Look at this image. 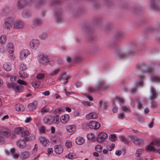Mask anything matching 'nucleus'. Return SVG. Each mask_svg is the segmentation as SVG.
I'll return each mask as SVG.
<instances>
[{
    "mask_svg": "<svg viewBox=\"0 0 160 160\" xmlns=\"http://www.w3.org/2000/svg\"><path fill=\"white\" fill-rule=\"evenodd\" d=\"M108 136L106 133L104 132H101L99 133L97 138V141L101 143L106 139Z\"/></svg>",
    "mask_w": 160,
    "mask_h": 160,
    "instance_id": "nucleus-5",
    "label": "nucleus"
},
{
    "mask_svg": "<svg viewBox=\"0 0 160 160\" xmlns=\"http://www.w3.org/2000/svg\"><path fill=\"white\" fill-rule=\"evenodd\" d=\"M17 82L21 85H27V83L26 82L23 80L18 79L17 81Z\"/></svg>",
    "mask_w": 160,
    "mask_h": 160,
    "instance_id": "nucleus-55",
    "label": "nucleus"
},
{
    "mask_svg": "<svg viewBox=\"0 0 160 160\" xmlns=\"http://www.w3.org/2000/svg\"><path fill=\"white\" fill-rule=\"evenodd\" d=\"M84 139L82 137H77L75 139V142L78 145H81L84 143Z\"/></svg>",
    "mask_w": 160,
    "mask_h": 160,
    "instance_id": "nucleus-26",
    "label": "nucleus"
},
{
    "mask_svg": "<svg viewBox=\"0 0 160 160\" xmlns=\"http://www.w3.org/2000/svg\"><path fill=\"white\" fill-rule=\"evenodd\" d=\"M146 150L147 151H153V152H155L156 151V149L154 147L153 144L149 145L147 146L146 148Z\"/></svg>",
    "mask_w": 160,
    "mask_h": 160,
    "instance_id": "nucleus-27",
    "label": "nucleus"
},
{
    "mask_svg": "<svg viewBox=\"0 0 160 160\" xmlns=\"http://www.w3.org/2000/svg\"><path fill=\"white\" fill-rule=\"evenodd\" d=\"M10 135V133L7 129H0V144L4 143L5 138L8 137Z\"/></svg>",
    "mask_w": 160,
    "mask_h": 160,
    "instance_id": "nucleus-1",
    "label": "nucleus"
},
{
    "mask_svg": "<svg viewBox=\"0 0 160 160\" xmlns=\"http://www.w3.org/2000/svg\"><path fill=\"white\" fill-rule=\"evenodd\" d=\"M143 152V151L142 149H138L136 152L135 156L137 157H139Z\"/></svg>",
    "mask_w": 160,
    "mask_h": 160,
    "instance_id": "nucleus-51",
    "label": "nucleus"
},
{
    "mask_svg": "<svg viewBox=\"0 0 160 160\" xmlns=\"http://www.w3.org/2000/svg\"><path fill=\"white\" fill-rule=\"evenodd\" d=\"M101 1L103 4L108 6H110L111 3L110 0H101Z\"/></svg>",
    "mask_w": 160,
    "mask_h": 160,
    "instance_id": "nucleus-48",
    "label": "nucleus"
},
{
    "mask_svg": "<svg viewBox=\"0 0 160 160\" xmlns=\"http://www.w3.org/2000/svg\"><path fill=\"white\" fill-rule=\"evenodd\" d=\"M103 106H102L103 108V109H106L107 108L108 106V104L106 102H103Z\"/></svg>",
    "mask_w": 160,
    "mask_h": 160,
    "instance_id": "nucleus-60",
    "label": "nucleus"
},
{
    "mask_svg": "<svg viewBox=\"0 0 160 160\" xmlns=\"http://www.w3.org/2000/svg\"><path fill=\"white\" fill-rule=\"evenodd\" d=\"M69 78V77L67 76V74L66 73H63L62 74L60 75L58 77V79L60 80H68Z\"/></svg>",
    "mask_w": 160,
    "mask_h": 160,
    "instance_id": "nucleus-32",
    "label": "nucleus"
},
{
    "mask_svg": "<svg viewBox=\"0 0 160 160\" xmlns=\"http://www.w3.org/2000/svg\"><path fill=\"white\" fill-rule=\"evenodd\" d=\"M6 40V36L5 35H2L0 37V43L1 45L4 44Z\"/></svg>",
    "mask_w": 160,
    "mask_h": 160,
    "instance_id": "nucleus-35",
    "label": "nucleus"
},
{
    "mask_svg": "<svg viewBox=\"0 0 160 160\" xmlns=\"http://www.w3.org/2000/svg\"><path fill=\"white\" fill-rule=\"evenodd\" d=\"M43 21L41 19L35 18L32 21V23L33 26H38L42 25L43 23Z\"/></svg>",
    "mask_w": 160,
    "mask_h": 160,
    "instance_id": "nucleus-10",
    "label": "nucleus"
},
{
    "mask_svg": "<svg viewBox=\"0 0 160 160\" xmlns=\"http://www.w3.org/2000/svg\"><path fill=\"white\" fill-rule=\"evenodd\" d=\"M45 77V75L43 73H39L37 75V78L38 79H41Z\"/></svg>",
    "mask_w": 160,
    "mask_h": 160,
    "instance_id": "nucleus-49",
    "label": "nucleus"
},
{
    "mask_svg": "<svg viewBox=\"0 0 160 160\" xmlns=\"http://www.w3.org/2000/svg\"><path fill=\"white\" fill-rule=\"evenodd\" d=\"M95 121H92L90 122L89 123L86 124V127L87 129L90 128L91 129H94V126L96 123H95Z\"/></svg>",
    "mask_w": 160,
    "mask_h": 160,
    "instance_id": "nucleus-24",
    "label": "nucleus"
},
{
    "mask_svg": "<svg viewBox=\"0 0 160 160\" xmlns=\"http://www.w3.org/2000/svg\"><path fill=\"white\" fill-rule=\"evenodd\" d=\"M32 13L30 10H27L23 11L22 12V15L24 18H28L31 16Z\"/></svg>",
    "mask_w": 160,
    "mask_h": 160,
    "instance_id": "nucleus-15",
    "label": "nucleus"
},
{
    "mask_svg": "<svg viewBox=\"0 0 160 160\" xmlns=\"http://www.w3.org/2000/svg\"><path fill=\"white\" fill-rule=\"evenodd\" d=\"M29 153L28 152H25L22 153L21 156L23 159H26L28 158L29 156Z\"/></svg>",
    "mask_w": 160,
    "mask_h": 160,
    "instance_id": "nucleus-41",
    "label": "nucleus"
},
{
    "mask_svg": "<svg viewBox=\"0 0 160 160\" xmlns=\"http://www.w3.org/2000/svg\"><path fill=\"white\" fill-rule=\"evenodd\" d=\"M51 116L47 115L44 117L43 119V121L44 123L51 124Z\"/></svg>",
    "mask_w": 160,
    "mask_h": 160,
    "instance_id": "nucleus-20",
    "label": "nucleus"
},
{
    "mask_svg": "<svg viewBox=\"0 0 160 160\" xmlns=\"http://www.w3.org/2000/svg\"><path fill=\"white\" fill-rule=\"evenodd\" d=\"M40 142L42 144L43 146H46V144L49 142L48 140L45 137H41L39 138Z\"/></svg>",
    "mask_w": 160,
    "mask_h": 160,
    "instance_id": "nucleus-21",
    "label": "nucleus"
},
{
    "mask_svg": "<svg viewBox=\"0 0 160 160\" xmlns=\"http://www.w3.org/2000/svg\"><path fill=\"white\" fill-rule=\"evenodd\" d=\"M47 34L45 33H42L40 35H39V38L42 40H44L45 39L47 38Z\"/></svg>",
    "mask_w": 160,
    "mask_h": 160,
    "instance_id": "nucleus-52",
    "label": "nucleus"
},
{
    "mask_svg": "<svg viewBox=\"0 0 160 160\" xmlns=\"http://www.w3.org/2000/svg\"><path fill=\"white\" fill-rule=\"evenodd\" d=\"M86 118L87 119H95L98 117L97 114L95 112L90 113L86 115Z\"/></svg>",
    "mask_w": 160,
    "mask_h": 160,
    "instance_id": "nucleus-19",
    "label": "nucleus"
},
{
    "mask_svg": "<svg viewBox=\"0 0 160 160\" xmlns=\"http://www.w3.org/2000/svg\"><path fill=\"white\" fill-rule=\"evenodd\" d=\"M63 150V148L61 145H56L55 146L54 152L56 154H61Z\"/></svg>",
    "mask_w": 160,
    "mask_h": 160,
    "instance_id": "nucleus-13",
    "label": "nucleus"
},
{
    "mask_svg": "<svg viewBox=\"0 0 160 160\" xmlns=\"http://www.w3.org/2000/svg\"><path fill=\"white\" fill-rule=\"evenodd\" d=\"M16 110L18 111L22 112L24 110L25 108L23 105L21 104H17L15 106Z\"/></svg>",
    "mask_w": 160,
    "mask_h": 160,
    "instance_id": "nucleus-23",
    "label": "nucleus"
},
{
    "mask_svg": "<svg viewBox=\"0 0 160 160\" xmlns=\"http://www.w3.org/2000/svg\"><path fill=\"white\" fill-rule=\"evenodd\" d=\"M51 124L52 123H58V120L59 119V118H55V117L54 116H51Z\"/></svg>",
    "mask_w": 160,
    "mask_h": 160,
    "instance_id": "nucleus-43",
    "label": "nucleus"
},
{
    "mask_svg": "<svg viewBox=\"0 0 160 160\" xmlns=\"http://www.w3.org/2000/svg\"><path fill=\"white\" fill-rule=\"evenodd\" d=\"M15 85L16 84L12 83H8L7 84V86L8 88H12L13 89L15 87Z\"/></svg>",
    "mask_w": 160,
    "mask_h": 160,
    "instance_id": "nucleus-54",
    "label": "nucleus"
},
{
    "mask_svg": "<svg viewBox=\"0 0 160 160\" xmlns=\"http://www.w3.org/2000/svg\"><path fill=\"white\" fill-rule=\"evenodd\" d=\"M88 93H92L94 91H96L95 90V88H93L91 87H89L88 88Z\"/></svg>",
    "mask_w": 160,
    "mask_h": 160,
    "instance_id": "nucleus-62",
    "label": "nucleus"
},
{
    "mask_svg": "<svg viewBox=\"0 0 160 160\" xmlns=\"http://www.w3.org/2000/svg\"><path fill=\"white\" fill-rule=\"evenodd\" d=\"M72 145V142H66L65 143V146L68 148H70Z\"/></svg>",
    "mask_w": 160,
    "mask_h": 160,
    "instance_id": "nucleus-58",
    "label": "nucleus"
},
{
    "mask_svg": "<svg viewBox=\"0 0 160 160\" xmlns=\"http://www.w3.org/2000/svg\"><path fill=\"white\" fill-rule=\"evenodd\" d=\"M139 81L138 82L135 83L134 85V87L132 88L130 90V91L132 93H134L137 91V88L139 87H142L143 85V77L142 76H139Z\"/></svg>",
    "mask_w": 160,
    "mask_h": 160,
    "instance_id": "nucleus-2",
    "label": "nucleus"
},
{
    "mask_svg": "<svg viewBox=\"0 0 160 160\" xmlns=\"http://www.w3.org/2000/svg\"><path fill=\"white\" fill-rule=\"evenodd\" d=\"M102 146L100 145H97L95 147V150L98 152H100L102 150Z\"/></svg>",
    "mask_w": 160,
    "mask_h": 160,
    "instance_id": "nucleus-46",
    "label": "nucleus"
},
{
    "mask_svg": "<svg viewBox=\"0 0 160 160\" xmlns=\"http://www.w3.org/2000/svg\"><path fill=\"white\" fill-rule=\"evenodd\" d=\"M109 140L112 142H114L117 140V138L115 134H112L110 135L109 136Z\"/></svg>",
    "mask_w": 160,
    "mask_h": 160,
    "instance_id": "nucleus-39",
    "label": "nucleus"
},
{
    "mask_svg": "<svg viewBox=\"0 0 160 160\" xmlns=\"http://www.w3.org/2000/svg\"><path fill=\"white\" fill-rule=\"evenodd\" d=\"M14 20L12 18H9L7 19L4 22V28L10 30L12 28V25Z\"/></svg>",
    "mask_w": 160,
    "mask_h": 160,
    "instance_id": "nucleus-6",
    "label": "nucleus"
},
{
    "mask_svg": "<svg viewBox=\"0 0 160 160\" xmlns=\"http://www.w3.org/2000/svg\"><path fill=\"white\" fill-rule=\"evenodd\" d=\"M40 62L41 64L43 65H46L48 62L49 64H51V63H49L50 62L48 61V58L47 56L40 55Z\"/></svg>",
    "mask_w": 160,
    "mask_h": 160,
    "instance_id": "nucleus-9",
    "label": "nucleus"
},
{
    "mask_svg": "<svg viewBox=\"0 0 160 160\" xmlns=\"http://www.w3.org/2000/svg\"><path fill=\"white\" fill-rule=\"evenodd\" d=\"M76 127L75 125H69L67 127V130L69 132H71L74 131L76 129Z\"/></svg>",
    "mask_w": 160,
    "mask_h": 160,
    "instance_id": "nucleus-29",
    "label": "nucleus"
},
{
    "mask_svg": "<svg viewBox=\"0 0 160 160\" xmlns=\"http://www.w3.org/2000/svg\"><path fill=\"white\" fill-rule=\"evenodd\" d=\"M37 102L35 101L32 103L29 104L28 107L29 111H32L35 109L37 107Z\"/></svg>",
    "mask_w": 160,
    "mask_h": 160,
    "instance_id": "nucleus-17",
    "label": "nucleus"
},
{
    "mask_svg": "<svg viewBox=\"0 0 160 160\" xmlns=\"http://www.w3.org/2000/svg\"><path fill=\"white\" fill-rule=\"evenodd\" d=\"M12 156L15 158H17L19 155L18 154H16L15 152V149L12 148L10 150Z\"/></svg>",
    "mask_w": 160,
    "mask_h": 160,
    "instance_id": "nucleus-37",
    "label": "nucleus"
},
{
    "mask_svg": "<svg viewBox=\"0 0 160 160\" xmlns=\"http://www.w3.org/2000/svg\"><path fill=\"white\" fill-rule=\"evenodd\" d=\"M8 51L9 52V57L11 59V60H13L15 58L14 55L13 53V50H12L10 51H9V50H8Z\"/></svg>",
    "mask_w": 160,
    "mask_h": 160,
    "instance_id": "nucleus-44",
    "label": "nucleus"
},
{
    "mask_svg": "<svg viewBox=\"0 0 160 160\" xmlns=\"http://www.w3.org/2000/svg\"><path fill=\"white\" fill-rule=\"evenodd\" d=\"M39 130L41 132L43 133L45 132V128L43 126H42L40 127Z\"/></svg>",
    "mask_w": 160,
    "mask_h": 160,
    "instance_id": "nucleus-61",
    "label": "nucleus"
},
{
    "mask_svg": "<svg viewBox=\"0 0 160 160\" xmlns=\"http://www.w3.org/2000/svg\"><path fill=\"white\" fill-rule=\"evenodd\" d=\"M130 138L133 139V142L135 144L138 145L142 144L143 143V142L142 140L136 136H131L130 137Z\"/></svg>",
    "mask_w": 160,
    "mask_h": 160,
    "instance_id": "nucleus-14",
    "label": "nucleus"
},
{
    "mask_svg": "<svg viewBox=\"0 0 160 160\" xmlns=\"http://www.w3.org/2000/svg\"><path fill=\"white\" fill-rule=\"evenodd\" d=\"M7 46L8 47V50H9V51L13 50V45L12 43L11 42H9L8 43V44L7 45Z\"/></svg>",
    "mask_w": 160,
    "mask_h": 160,
    "instance_id": "nucleus-50",
    "label": "nucleus"
},
{
    "mask_svg": "<svg viewBox=\"0 0 160 160\" xmlns=\"http://www.w3.org/2000/svg\"><path fill=\"white\" fill-rule=\"evenodd\" d=\"M28 2L26 0H18L17 4V8L18 9H21L27 5Z\"/></svg>",
    "mask_w": 160,
    "mask_h": 160,
    "instance_id": "nucleus-8",
    "label": "nucleus"
},
{
    "mask_svg": "<svg viewBox=\"0 0 160 160\" xmlns=\"http://www.w3.org/2000/svg\"><path fill=\"white\" fill-rule=\"evenodd\" d=\"M108 86V85L105 84V82L103 81H100L97 83L96 86L95 88V90L96 91H98L100 88L105 89Z\"/></svg>",
    "mask_w": 160,
    "mask_h": 160,
    "instance_id": "nucleus-4",
    "label": "nucleus"
},
{
    "mask_svg": "<svg viewBox=\"0 0 160 160\" xmlns=\"http://www.w3.org/2000/svg\"><path fill=\"white\" fill-rule=\"evenodd\" d=\"M95 135L92 133L88 134L87 135V137L88 139L89 140H92L95 138Z\"/></svg>",
    "mask_w": 160,
    "mask_h": 160,
    "instance_id": "nucleus-45",
    "label": "nucleus"
},
{
    "mask_svg": "<svg viewBox=\"0 0 160 160\" xmlns=\"http://www.w3.org/2000/svg\"><path fill=\"white\" fill-rule=\"evenodd\" d=\"M117 54L119 59H124L128 58L129 55H131L132 53L131 52H125L120 50L117 52Z\"/></svg>",
    "mask_w": 160,
    "mask_h": 160,
    "instance_id": "nucleus-3",
    "label": "nucleus"
},
{
    "mask_svg": "<svg viewBox=\"0 0 160 160\" xmlns=\"http://www.w3.org/2000/svg\"><path fill=\"white\" fill-rule=\"evenodd\" d=\"M95 123H96V124L94 125V129L97 130L100 127L101 125L98 122H96Z\"/></svg>",
    "mask_w": 160,
    "mask_h": 160,
    "instance_id": "nucleus-57",
    "label": "nucleus"
},
{
    "mask_svg": "<svg viewBox=\"0 0 160 160\" xmlns=\"http://www.w3.org/2000/svg\"><path fill=\"white\" fill-rule=\"evenodd\" d=\"M120 139L121 141H122L125 144H128V141L127 139L123 136H121L120 137Z\"/></svg>",
    "mask_w": 160,
    "mask_h": 160,
    "instance_id": "nucleus-53",
    "label": "nucleus"
},
{
    "mask_svg": "<svg viewBox=\"0 0 160 160\" xmlns=\"http://www.w3.org/2000/svg\"><path fill=\"white\" fill-rule=\"evenodd\" d=\"M3 67L4 69L8 71H10L11 70V64L8 63H5L3 64Z\"/></svg>",
    "mask_w": 160,
    "mask_h": 160,
    "instance_id": "nucleus-33",
    "label": "nucleus"
},
{
    "mask_svg": "<svg viewBox=\"0 0 160 160\" xmlns=\"http://www.w3.org/2000/svg\"><path fill=\"white\" fill-rule=\"evenodd\" d=\"M66 158H68L70 159H73L77 158V156L73 153H70L65 156Z\"/></svg>",
    "mask_w": 160,
    "mask_h": 160,
    "instance_id": "nucleus-36",
    "label": "nucleus"
},
{
    "mask_svg": "<svg viewBox=\"0 0 160 160\" xmlns=\"http://www.w3.org/2000/svg\"><path fill=\"white\" fill-rule=\"evenodd\" d=\"M23 87L20 85H15L14 88V90L15 92H20V90Z\"/></svg>",
    "mask_w": 160,
    "mask_h": 160,
    "instance_id": "nucleus-40",
    "label": "nucleus"
},
{
    "mask_svg": "<svg viewBox=\"0 0 160 160\" xmlns=\"http://www.w3.org/2000/svg\"><path fill=\"white\" fill-rule=\"evenodd\" d=\"M24 24L22 22L20 21H17L16 22L14 25V28L16 29H20L23 28Z\"/></svg>",
    "mask_w": 160,
    "mask_h": 160,
    "instance_id": "nucleus-18",
    "label": "nucleus"
},
{
    "mask_svg": "<svg viewBox=\"0 0 160 160\" xmlns=\"http://www.w3.org/2000/svg\"><path fill=\"white\" fill-rule=\"evenodd\" d=\"M23 128L22 127H19L16 128L14 130L15 132L17 134L22 132L23 131Z\"/></svg>",
    "mask_w": 160,
    "mask_h": 160,
    "instance_id": "nucleus-42",
    "label": "nucleus"
},
{
    "mask_svg": "<svg viewBox=\"0 0 160 160\" xmlns=\"http://www.w3.org/2000/svg\"><path fill=\"white\" fill-rule=\"evenodd\" d=\"M61 122L63 123H65L68 122L69 119V117L68 114H65L62 116L61 118Z\"/></svg>",
    "mask_w": 160,
    "mask_h": 160,
    "instance_id": "nucleus-22",
    "label": "nucleus"
},
{
    "mask_svg": "<svg viewBox=\"0 0 160 160\" xmlns=\"http://www.w3.org/2000/svg\"><path fill=\"white\" fill-rule=\"evenodd\" d=\"M59 2V0H54L52 3V5H55Z\"/></svg>",
    "mask_w": 160,
    "mask_h": 160,
    "instance_id": "nucleus-64",
    "label": "nucleus"
},
{
    "mask_svg": "<svg viewBox=\"0 0 160 160\" xmlns=\"http://www.w3.org/2000/svg\"><path fill=\"white\" fill-rule=\"evenodd\" d=\"M27 69V67L25 65L23 64H21L20 65L19 71H26Z\"/></svg>",
    "mask_w": 160,
    "mask_h": 160,
    "instance_id": "nucleus-47",
    "label": "nucleus"
},
{
    "mask_svg": "<svg viewBox=\"0 0 160 160\" xmlns=\"http://www.w3.org/2000/svg\"><path fill=\"white\" fill-rule=\"evenodd\" d=\"M152 144H153L154 146L155 145L158 147H159L160 146V140L159 139H157L154 140L151 142Z\"/></svg>",
    "mask_w": 160,
    "mask_h": 160,
    "instance_id": "nucleus-34",
    "label": "nucleus"
},
{
    "mask_svg": "<svg viewBox=\"0 0 160 160\" xmlns=\"http://www.w3.org/2000/svg\"><path fill=\"white\" fill-rule=\"evenodd\" d=\"M30 54L29 51L28 49L23 50L20 53V57L21 59H25Z\"/></svg>",
    "mask_w": 160,
    "mask_h": 160,
    "instance_id": "nucleus-11",
    "label": "nucleus"
},
{
    "mask_svg": "<svg viewBox=\"0 0 160 160\" xmlns=\"http://www.w3.org/2000/svg\"><path fill=\"white\" fill-rule=\"evenodd\" d=\"M17 145L19 148H24L26 146V142H24L23 139H19L16 143Z\"/></svg>",
    "mask_w": 160,
    "mask_h": 160,
    "instance_id": "nucleus-16",
    "label": "nucleus"
},
{
    "mask_svg": "<svg viewBox=\"0 0 160 160\" xmlns=\"http://www.w3.org/2000/svg\"><path fill=\"white\" fill-rule=\"evenodd\" d=\"M62 11L61 9L58 10L56 12V15H57L56 17V21L58 22L59 21L61 20L62 18L61 16Z\"/></svg>",
    "mask_w": 160,
    "mask_h": 160,
    "instance_id": "nucleus-28",
    "label": "nucleus"
},
{
    "mask_svg": "<svg viewBox=\"0 0 160 160\" xmlns=\"http://www.w3.org/2000/svg\"><path fill=\"white\" fill-rule=\"evenodd\" d=\"M150 92L151 94L149 97L150 100H155L158 96L156 90L153 87H151Z\"/></svg>",
    "mask_w": 160,
    "mask_h": 160,
    "instance_id": "nucleus-7",
    "label": "nucleus"
},
{
    "mask_svg": "<svg viewBox=\"0 0 160 160\" xmlns=\"http://www.w3.org/2000/svg\"><path fill=\"white\" fill-rule=\"evenodd\" d=\"M25 71H19V72L20 77L23 79L26 78L28 76V74Z\"/></svg>",
    "mask_w": 160,
    "mask_h": 160,
    "instance_id": "nucleus-31",
    "label": "nucleus"
},
{
    "mask_svg": "<svg viewBox=\"0 0 160 160\" xmlns=\"http://www.w3.org/2000/svg\"><path fill=\"white\" fill-rule=\"evenodd\" d=\"M60 71L59 69H57L52 71L51 73L48 74V76H49L50 78L54 76V75L57 74Z\"/></svg>",
    "mask_w": 160,
    "mask_h": 160,
    "instance_id": "nucleus-38",
    "label": "nucleus"
},
{
    "mask_svg": "<svg viewBox=\"0 0 160 160\" xmlns=\"http://www.w3.org/2000/svg\"><path fill=\"white\" fill-rule=\"evenodd\" d=\"M151 7L157 11H160V7L156 6L154 3V0H150Z\"/></svg>",
    "mask_w": 160,
    "mask_h": 160,
    "instance_id": "nucleus-25",
    "label": "nucleus"
},
{
    "mask_svg": "<svg viewBox=\"0 0 160 160\" xmlns=\"http://www.w3.org/2000/svg\"><path fill=\"white\" fill-rule=\"evenodd\" d=\"M151 80L153 82H160V77L155 75H152L151 78Z\"/></svg>",
    "mask_w": 160,
    "mask_h": 160,
    "instance_id": "nucleus-30",
    "label": "nucleus"
},
{
    "mask_svg": "<svg viewBox=\"0 0 160 160\" xmlns=\"http://www.w3.org/2000/svg\"><path fill=\"white\" fill-rule=\"evenodd\" d=\"M39 44V41L37 40H32L30 42V45L31 47L34 49L37 48Z\"/></svg>",
    "mask_w": 160,
    "mask_h": 160,
    "instance_id": "nucleus-12",
    "label": "nucleus"
},
{
    "mask_svg": "<svg viewBox=\"0 0 160 160\" xmlns=\"http://www.w3.org/2000/svg\"><path fill=\"white\" fill-rule=\"evenodd\" d=\"M45 106H44V107H43L41 109V112L42 114H43L44 113L49 111L48 110H46L45 108Z\"/></svg>",
    "mask_w": 160,
    "mask_h": 160,
    "instance_id": "nucleus-63",
    "label": "nucleus"
},
{
    "mask_svg": "<svg viewBox=\"0 0 160 160\" xmlns=\"http://www.w3.org/2000/svg\"><path fill=\"white\" fill-rule=\"evenodd\" d=\"M154 100H150L151 107L153 108H156L157 105L155 102L154 101Z\"/></svg>",
    "mask_w": 160,
    "mask_h": 160,
    "instance_id": "nucleus-56",
    "label": "nucleus"
},
{
    "mask_svg": "<svg viewBox=\"0 0 160 160\" xmlns=\"http://www.w3.org/2000/svg\"><path fill=\"white\" fill-rule=\"evenodd\" d=\"M153 71V69L151 67H148L147 69L146 72H147L152 73Z\"/></svg>",
    "mask_w": 160,
    "mask_h": 160,
    "instance_id": "nucleus-59",
    "label": "nucleus"
}]
</instances>
